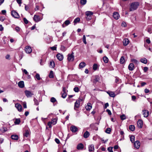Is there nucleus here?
<instances>
[{
  "label": "nucleus",
  "instance_id": "obj_1",
  "mask_svg": "<svg viewBox=\"0 0 152 152\" xmlns=\"http://www.w3.org/2000/svg\"><path fill=\"white\" fill-rule=\"evenodd\" d=\"M139 5V3L138 2H135L132 3L131 5L129 8L130 11H133L136 10Z\"/></svg>",
  "mask_w": 152,
  "mask_h": 152
},
{
  "label": "nucleus",
  "instance_id": "obj_2",
  "mask_svg": "<svg viewBox=\"0 0 152 152\" xmlns=\"http://www.w3.org/2000/svg\"><path fill=\"white\" fill-rule=\"evenodd\" d=\"M86 18L87 20H90L92 18V16L93 14V13L90 11H87L86 12Z\"/></svg>",
  "mask_w": 152,
  "mask_h": 152
},
{
  "label": "nucleus",
  "instance_id": "obj_3",
  "mask_svg": "<svg viewBox=\"0 0 152 152\" xmlns=\"http://www.w3.org/2000/svg\"><path fill=\"white\" fill-rule=\"evenodd\" d=\"M74 53L72 52L71 54H69L67 55V60L69 61H73L74 59Z\"/></svg>",
  "mask_w": 152,
  "mask_h": 152
},
{
  "label": "nucleus",
  "instance_id": "obj_4",
  "mask_svg": "<svg viewBox=\"0 0 152 152\" xmlns=\"http://www.w3.org/2000/svg\"><path fill=\"white\" fill-rule=\"evenodd\" d=\"M25 50L26 52L28 54L31 53L32 51L31 47L29 46H26L25 48Z\"/></svg>",
  "mask_w": 152,
  "mask_h": 152
},
{
  "label": "nucleus",
  "instance_id": "obj_5",
  "mask_svg": "<svg viewBox=\"0 0 152 152\" xmlns=\"http://www.w3.org/2000/svg\"><path fill=\"white\" fill-rule=\"evenodd\" d=\"M25 93L26 96L28 98L31 97L34 94L33 92L28 90H26Z\"/></svg>",
  "mask_w": 152,
  "mask_h": 152
},
{
  "label": "nucleus",
  "instance_id": "obj_6",
  "mask_svg": "<svg viewBox=\"0 0 152 152\" xmlns=\"http://www.w3.org/2000/svg\"><path fill=\"white\" fill-rule=\"evenodd\" d=\"M15 106L18 110V111L20 112L22 110V106L19 103H16L15 104Z\"/></svg>",
  "mask_w": 152,
  "mask_h": 152
},
{
  "label": "nucleus",
  "instance_id": "obj_7",
  "mask_svg": "<svg viewBox=\"0 0 152 152\" xmlns=\"http://www.w3.org/2000/svg\"><path fill=\"white\" fill-rule=\"evenodd\" d=\"M94 78L93 82L94 84H96L97 82H98L100 79L99 76L97 75L94 76Z\"/></svg>",
  "mask_w": 152,
  "mask_h": 152
},
{
  "label": "nucleus",
  "instance_id": "obj_8",
  "mask_svg": "<svg viewBox=\"0 0 152 152\" xmlns=\"http://www.w3.org/2000/svg\"><path fill=\"white\" fill-rule=\"evenodd\" d=\"M11 15L15 18H18L19 17V15L18 13L15 11H12Z\"/></svg>",
  "mask_w": 152,
  "mask_h": 152
},
{
  "label": "nucleus",
  "instance_id": "obj_9",
  "mask_svg": "<svg viewBox=\"0 0 152 152\" xmlns=\"http://www.w3.org/2000/svg\"><path fill=\"white\" fill-rule=\"evenodd\" d=\"M113 16L114 19L116 20H118L119 19L120 15L118 12H115L113 14Z\"/></svg>",
  "mask_w": 152,
  "mask_h": 152
},
{
  "label": "nucleus",
  "instance_id": "obj_10",
  "mask_svg": "<svg viewBox=\"0 0 152 152\" xmlns=\"http://www.w3.org/2000/svg\"><path fill=\"white\" fill-rule=\"evenodd\" d=\"M137 125L139 128H141L142 126L143 122L141 120H139L137 122Z\"/></svg>",
  "mask_w": 152,
  "mask_h": 152
},
{
  "label": "nucleus",
  "instance_id": "obj_11",
  "mask_svg": "<svg viewBox=\"0 0 152 152\" xmlns=\"http://www.w3.org/2000/svg\"><path fill=\"white\" fill-rule=\"evenodd\" d=\"M134 146L137 149H138L140 146V142L138 140L136 141L134 143Z\"/></svg>",
  "mask_w": 152,
  "mask_h": 152
},
{
  "label": "nucleus",
  "instance_id": "obj_12",
  "mask_svg": "<svg viewBox=\"0 0 152 152\" xmlns=\"http://www.w3.org/2000/svg\"><path fill=\"white\" fill-rule=\"evenodd\" d=\"M80 101V100H77L75 103L74 108L75 110H76V108H78L79 107Z\"/></svg>",
  "mask_w": 152,
  "mask_h": 152
},
{
  "label": "nucleus",
  "instance_id": "obj_13",
  "mask_svg": "<svg viewBox=\"0 0 152 152\" xmlns=\"http://www.w3.org/2000/svg\"><path fill=\"white\" fill-rule=\"evenodd\" d=\"M57 58L59 61H62L63 59V55L60 53H58L56 55Z\"/></svg>",
  "mask_w": 152,
  "mask_h": 152
},
{
  "label": "nucleus",
  "instance_id": "obj_14",
  "mask_svg": "<svg viewBox=\"0 0 152 152\" xmlns=\"http://www.w3.org/2000/svg\"><path fill=\"white\" fill-rule=\"evenodd\" d=\"M33 19L36 22H38L41 20L40 19L39 16L38 15H35L33 17Z\"/></svg>",
  "mask_w": 152,
  "mask_h": 152
},
{
  "label": "nucleus",
  "instance_id": "obj_15",
  "mask_svg": "<svg viewBox=\"0 0 152 152\" xmlns=\"http://www.w3.org/2000/svg\"><path fill=\"white\" fill-rule=\"evenodd\" d=\"M29 135V131L28 130H26L23 132V136L24 137H27Z\"/></svg>",
  "mask_w": 152,
  "mask_h": 152
},
{
  "label": "nucleus",
  "instance_id": "obj_16",
  "mask_svg": "<svg viewBox=\"0 0 152 152\" xmlns=\"http://www.w3.org/2000/svg\"><path fill=\"white\" fill-rule=\"evenodd\" d=\"M70 129L72 132H77L78 129L75 126H72L70 127Z\"/></svg>",
  "mask_w": 152,
  "mask_h": 152
},
{
  "label": "nucleus",
  "instance_id": "obj_17",
  "mask_svg": "<svg viewBox=\"0 0 152 152\" xmlns=\"http://www.w3.org/2000/svg\"><path fill=\"white\" fill-rule=\"evenodd\" d=\"M144 117H147L149 115V112L147 110H144L142 111Z\"/></svg>",
  "mask_w": 152,
  "mask_h": 152
},
{
  "label": "nucleus",
  "instance_id": "obj_18",
  "mask_svg": "<svg viewBox=\"0 0 152 152\" xmlns=\"http://www.w3.org/2000/svg\"><path fill=\"white\" fill-rule=\"evenodd\" d=\"M94 145L93 144L91 145L88 146V151L89 152H91L94 151Z\"/></svg>",
  "mask_w": 152,
  "mask_h": 152
},
{
  "label": "nucleus",
  "instance_id": "obj_19",
  "mask_svg": "<svg viewBox=\"0 0 152 152\" xmlns=\"http://www.w3.org/2000/svg\"><path fill=\"white\" fill-rule=\"evenodd\" d=\"M92 107L91 104L90 103H88L87 105L85 107L87 111H89L92 108Z\"/></svg>",
  "mask_w": 152,
  "mask_h": 152
},
{
  "label": "nucleus",
  "instance_id": "obj_20",
  "mask_svg": "<svg viewBox=\"0 0 152 152\" xmlns=\"http://www.w3.org/2000/svg\"><path fill=\"white\" fill-rule=\"evenodd\" d=\"M134 68V65L133 63H130L128 66V69L129 70H133Z\"/></svg>",
  "mask_w": 152,
  "mask_h": 152
},
{
  "label": "nucleus",
  "instance_id": "obj_21",
  "mask_svg": "<svg viewBox=\"0 0 152 152\" xmlns=\"http://www.w3.org/2000/svg\"><path fill=\"white\" fill-rule=\"evenodd\" d=\"M107 93L111 97H114L115 96V95L114 92L109 91L107 92Z\"/></svg>",
  "mask_w": 152,
  "mask_h": 152
},
{
  "label": "nucleus",
  "instance_id": "obj_22",
  "mask_svg": "<svg viewBox=\"0 0 152 152\" xmlns=\"http://www.w3.org/2000/svg\"><path fill=\"white\" fill-rule=\"evenodd\" d=\"M86 65V64L84 62H81L79 64V68H84L85 66Z\"/></svg>",
  "mask_w": 152,
  "mask_h": 152
},
{
  "label": "nucleus",
  "instance_id": "obj_23",
  "mask_svg": "<svg viewBox=\"0 0 152 152\" xmlns=\"http://www.w3.org/2000/svg\"><path fill=\"white\" fill-rule=\"evenodd\" d=\"M18 86L21 88H23L24 87V85L23 81H20L18 82Z\"/></svg>",
  "mask_w": 152,
  "mask_h": 152
},
{
  "label": "nucleus",
  "instance_id": "obj_24",
  "mask_svg": "<svg viewBox=\"0 0 152 152\" xmlns=\"http://www.w3.org/2000/svg\"><path fill=\"white\" fill-rule=\"evenodd\" d=\"M129 43V41L128 39H125L123 41L124 45L126 46Z\"/></svg>",
  "mask_w": 152,
  "mask_h": 152
},
{
  "label": "nucleus",
  "instance_id": "obj_25",
  "mask_svg": "<svg viewBox=\"0 0 152 152\" xmlns=\"http://www.w3.org/2000/svg\"><path fill=\"white\" fill-rule=\"evenodd\" d=\"M84 147L82 143H80L77 145V148L78 150L82 149Z\"/></svg>",
  "mask_w": 152,
  "mask_h": 152
},
{
  "label": "nucleus",
  "instance_id": "obj_26",
  "mask_svg": "<svg viewBox=\"0 0 152 152\" xmlns=\"http://www.w3.org/2000/svg\"><path fill=\"white\" fill-rule=\"evenodd\" d=\"M89 132L88 131H86L84 134L83 137L85 138H86L89 136Z\"/></svg>",
  "mask_w": 152,
  "mask_h": 152
},
{
  "label": "nucleus",
  "instance_id": "obj_27",
  "mask_svg": "<svg viewBox=\"0 0 152 152\" xmlns=\"http://www.w3.org/2000/svg\"><path fill=\"white\" fill-rule=\"evenodd\" d=\"M11 138L14 140H18V136L17 135H12L11 136Z\"/></svg>",
  "mask_w": 152,
  "mask_h": 152
},
{
  "label": "nucleus",
  "instance_id": "obj_28",
  "mask_svg": "<svg viewBox=\"0 0 152 152\" xmlns=\"http://www.w3.org/2000/svg\"><path fill=\"white\" fill-rule=\"evenodd\" d=\"M140 61L144 64H146L147 62V60L145 58H143L141 59Z\"/></svg>",
  "mask_w": 152,
  "mask_h": 152
},
{
  "label": "nucleus",
  "instance_id": "obj_29",
  "mask_svg": "<svg viewBox=\"0 0 152 152\" xmlns=\"http://www.w3.org/2000/svg\"><path fill=\"white\" fill-rule=\"evenodd\" d=\"M125 62V60L124 56H122L120 59V62L121 64H123Z\"/></svg>",
  "mask_w": 152,
  "mask_h": 152
},
{
  "label": "nucleus",
  "instance_id": "obj_30",
  "mask_svg": "<svg viewBox=\"0 0 152 152\" xmlns=\"http://www.w3.org/2000/svg\"><path fill=\"white\" fill-rule=\"evenodd\" d=\"M20 122V118H16L15 120L14 123L15 124H19Z\"/></svg>",
  "mask_w": 152,
  "mask_h": 152
},
{
  "label": "nucleus",
  "instance_id": "obj_31",
  "mask_svg": "<svg viewBox=\"0 0 152 152\" xmlns=\"http://www.w3.org/2000/svg\"><path fill=\"white\" fill-rule=\"evenodd\" d=\"M129 129L132 131H134L135 129V126L134 125H131L129 126Z\"/></svg>",
  "mask_w": 152,
  "mask_h": 152
},
{
  "label": "nucleus",
  "instance_id": "obj_32",
  "mask_svg": "<svg viewBox=\"0 0 152 152\" xmlns=\"http://www.w3.org/2000/svg\"><path fill=\"white\" fill-rule=\"evenodd\" d=\"M49 76L50 78H53L54 77L53 72L52 71H51L50 72Z\"/></svg>",
  "mask_w": 152,
  "mask_h": 152
},
{
  "label": "nucleus",
  "instance_id": "obj_33",
  "mask_svg": "<svg viewBox=\"0 0 152 152\" xmlns=\"http://www.w3.org/2000/svg\"><path fill=\"white\" fill-rule=\"evenodd\" d=\"M57 120L56 118L53 119L50 122L53 125H55L56 123Z\"/></svg>",
  "mask_w": 152,
  "mask_h": 152
},
{
  "label": "nucleus",
  "instance_id": "obj_34",
  "mask_svg": "<svg viewBox=\"0 0 152 152\" xmlns=\"http://www.w3.org/2000/svg\"><path fill=\"white\" fill-rule=\"evenodd\" d=\"M103 59L105 63H106L108 62V59L107 57L104 56L103 57Z\"/></svg>",
  "mask_w": 152,
  "mask_h": 152
},
{
  "label": "nucleus",
  "instance_id": "obj_35",
  "mask_svg": "<svg viewBox=\"0 0 152 152\" xmlns=\"http://www.w3.org/2000/svg\"><path fill=\"white\" fill-rule=\"evenodd\" d=\"M130 141L132 143L133 142H134L135 137L134 136L131 135L130 136Z\"/></svg>",
  "mask_w": 152,
  "mask_h": 152
},
{
  "label": "nucleus",
  "instance_id": "obj_36",
  "mask_svg": "<svg viewBox=\"0 0 152 152\" xmlns=\"http://www.w3.org/2000/svg\"><path fill=\"white\" fill-rule=\"evenodd\" d=\"M50 66L52 68H53L55 66L54 62L53 61H51L50 63Z\"/></svg>",
  "mask_w": 152,
  "mask_h": 152
},
{
  "label": "nucleus",
  "instance_id": "obj_37",
  "mask_svg": "<svg viewBox=\"0 0 152 152\" xmlns=\"http://www.w3.org/2000/svg\"><path fill=\"white\" fill-rule=\"evenodd\" d=\"M111 131V129L110 128H107L105 131V132L108 134L110 133V132Z\"/></svg>",
  "mask_w": 152,
  "mask_h": 152
},
{
  "label": "nucleus",
  "instance_id": "obj_38",
  "mask_svg": "<svg viewBox=\"0 0 152 152\" xmlns=\"http://www.w3.org/2000/svg\"><path fill=\"white\" fill-rule=\"evenodd\" d=\"M86 0H80V4L82 5H84L86 3Z\"/></svg>",
  "mask_w": 152,
  "mask_h": 152
},
{
  "label": "nucleus",
  "instance_id": "obj_39",
  "mask_svg": "<svg viewBox=\"0 0 152 152\" xmlns=\"http://www.w3.org/2000/svg\"><path fill=\"white\" fill-rule=\"evenodd\" d=\"M34 104L35 105H38L39 104V102L37 99L35 98H34Z\"/></svg>",
  "mask_w": 152,
  "mask_h": 152
},
{
  "label": "nucleus",
  "instance_id": "obj_40",
  "mask_svg": "<svg viewBox=\"0 0 152 152\" xmlns=\"http://www.w3.org/2000/svg\"><path fill=\"white\" fill-rule=\"evenodd\" d=\"M131 61L132 62L136 64H137L138 63V61L137 60L134 59H132Z\"/></svg>",
  "mask_w": 152,
  "mask_h": 152
},
{
  "label": "nucleus",
  "instance_id": "obj_41",
  "mask_svg": "<svg viewBox=\"0 0 152 152\" xmlns=\"http://www.w3.org/2000/svg\"><path fill=\"white\" fill-rule=\"evenodd\" d=\"M61 50L63 51H65L66 50V48L64 46H61Z\"/></svg>",
  "mask_w": 152,
  "mask_h": 152
},
{
  "label": "nucleus",
  "instance_id": "obj_42",
  "mask_svg": "<svg viewBox=\"0 0 152 152\" xmlns=\"http://www.w3.org/2000/svg\"><path fill=\"white\" fill-rule=\"evenodd\" d=\"M83 43L86 44L87 43L86 42V36L85 35H83Z\"/></svg>",
  "mask_w": 152,
  "mask_h": 152
},
{
  "label": "nucleus",
  "instance_id": "obj_43",
  "mask_svg": "<svg viewBox=\"0 0 152 152\" xmlns=\"http://www.w3.org/2000/svg\"><path fill=\"white\" fill-rule=\"evenodd\" d=\"M35 77L38 80H40L41 79L39 74L38 73L36 74L35 75Z\"/></svg>",
  "mask_w": 152,
  "mask_h": 152
},
{
  "label": "nucleus",
  "instance_id": "obj_44",
  "mask_svg": "<svg viewBox=\"0 0 152 152\" xmlns=\"http://www.w3.org/2000/svg\"><path fill=\"white\" fill-rule=\"evenodd\" d=\"M50 101L52 103H54L56 101V100L55 98L52 97L50 99Z\"/></svg>",
  "mask_w": 152,
  "mask_h": 152
},
{
  "label": "nucleus",
  "instance_id": "obj_45",
  "mask_svg": "<svg viewBox=\"0 0 152 152\" xmlns=\"http://www.w3.org/2000/svg\"><path fill=\"white\" fill-rule=\"evenodd\" d=\"M80 21V19L79 18H75L74 20V23H76L77 22H78Z\"/></svg>",
  "mask_w": 152,
  "mask_h": 152
},
{
  "label": "nucleus",
  "instance_id": "obj_46",
  "mask_svg": "<svg viewBox=\"0 0 152 152\" xmlns=\"http://www.w3.org/2000/svg\"><path fill=\"white\" fill-rule=\"evenodd\" d=\"M20 56H19V59L20 60H21L23 58V52H20Z\"/></svg>",
  "mask_w": 152,
  "mask_h": 152
},
{
  "label": "nucleus",
  "instance_id": "obj_47",
  "mask_svg": "<svg viewBox=\"0 0 152 152\" xmlns=\"http://www.w3.org/2000/svg\"><path fill=\"white\" fill-rule=\"evenodd\" d=\"M74 91L76 92H78L79 91V89L78 87H75L74 88Z\"/></svg>",
  "mask_w": 152,
  "mask_h": 152
},
{
  "label": "nucleus",
  "instance_id": "obj_48",
  "mask_svg": "<svg viewBox=\"0 0 152 152\" xmlns=\"http://www.w3.org/2000/svg\"><path fill=\"white\" fill-rule=\"evenodd\" d=\"M113 148V147H109L108 148L107 150L109 152H113V151L112 150Z\"/></svg>",
  "mask_w": 152,
  "mask_h": 152
},
{
  "label": "nucleus",
  "instance_id": "obj_49",
  "mask_svg": "<svg viewBox=\"0 0 152 152\" xmlns=\"http://www.w3.org/2000/svg\"><path fill=\"white\" fill-rule=\"evenodd\" d=\"M122 120H124L126 119V117L124 115H121L120 116Z\"/></svg>",
  "mask_w": 152,
  "mask_h": 152
},
{
  "label": "nucleus",
  "instance_id": "obj_50",
  "mask_svg": "<svg viewBox=\"0 0 152 152\" xmlns=\"http://www.w3.org/2000/svg\"><path fill=\"white\" fill-rule=\"evenodd\" d=\"M66 92H63L62 95V97L63 98H66Z\"/></svg>",
  "mask_w": 152,
  "mask_h": 152
},
{
  "label": "nucleus",
  "instance_id": "obj_51",
  "mask_svg": "<svg viewBox=\"0 0 152 152\" xmlns=\"http://www.w3.org/2000/svg\"><path fill=\"white\" fill-rule=\"evenodd\" d=\"M64 23L65 25H68L70 23V22L69 20H67L64 22Z\"/></svg>",
  "mask_w": 152,
  "mask_h": 152
},
{
  "label": "nucleus",
  "instance_id": "obj_52",
  "mask_svg": "<svg viewBox=\"0 0 152 152\" xmlns=\"http://www.w3.org/2000/svg\"><path fill=\"white\" fill-rule=\"evenodd\" d=\"M23 21L24 23L26 24H28V21L27 20V19L26 18H23Z\"/></svg>",
  "mask_w": 152,
  "mask_h": 152
},
{
  "label": "nucleus",
  "instance_id": "obj_53",
  "mask_svg": "<svg viewBox=\"0 0 152 152\" xmlns=\"http://www.w3.org/2000/svg\"><path fill=\"white\" fill-rule=\"evenodd\" d=\"M7 129L6 128H2V129H1V131L3 132H5L7 131Z\"/></svg>",
  "mask_w": 152,
  "mask_h": 152
},
{
  "label": "nucleus",
  "instance_id": "obj_54",
  "mask_svg": "<svg viewBox=\"0 0 152 152\" xmlns=\"http://www.w3.org/2000/svg\"><path fill=\"white\" fill-rule=\"evenodd\" d=\"M25 9L27 11H29V8L28 5H26L25 6Z\"/></svg>",
  "mask_w": 152,
  "mask_h": 152
},
{
  "label": "nucleus",
  "instance_id": "obj_55",
  "mask_svg": "<svg viewBox=\"0 0 152 152\" xmlns=\"http://www.w3.org/2000/svg\"><path fill=\"white\" fill-rule=\"evenodd\" d=\"M97 68V65L96 64H94L93 65V69L94 70H96Z\"/></svg>",
  "mask_w": 152,
  "mask_h": 152
},
{
  "label": "nucleus",
  "instance_id": "obj_56",
  "mask_svg": "<svg viewBox=\"0 0 152 152\" xmlns=\"http://www.w3.org/2000/svg\"><path fill=\"white\" fill-rule=\"evenodd\" d=\"M15 30L17 32H18L20 30V28L19 27L17 26L15 28Z\"/></svg>",
  "mask_w": 152,
  "mask_h": 152
},
{
  "label": "nucleus",
  "instance_id": "obj_57",
  "mask_svg": "<svg viewBox=\"0 0 152 152\" xmlns=\"http://www.w3.org/2000/svg\"><path fill=\"white\" fill-rule=\"evenodd\" d=\"M106 112L108 113L109 115H111L112 113L110 110L107 109L106 110Z\"/></svg>",
  "mask_w": 152,
  "mask_h": 152
},
{
  "label": "nucleus",
  "instance_id": "obj_58",
  "mask_svg": "<svg viewBox=\"0 0 152 152\" xmlns=\"http://www.w3.org/2000/svg\"><path fill=\"white\" fill-rule=\"evenodd\" d=\"M148 68L147 67H145L144 68L143 70L144 72H146L148 70Z\"/></svg>",
  "mask_w": 152,
  "mask_h": 152
},
{
  "label": "nucleus",
  "instance_id": "obj_59",
  "mask_svg": "<svg viewBox=\"0 0 152 152\" xmlns=\"http://www.w3.org/2000/svg\"><path fill=\"white\" fill-rule=\"evenodd\" d=\"M5 19L4 17H1L0 18V20L1 21H3Z\"/></svg>",
  "mask_w": 152,
  "mask_h": 152
},
{
  "label": "nucleus",
  "instance_id": "obj_60",
  "mask_svg": "<svg viewBox=\"0 0 152 152\" xmlns=\"http://www.w3.org/2000/svg\"><path fill=\"white\" fill-rule=\"evenodd\" d=\"M23 107L24 108H27L26 103V102H24L23 104Z\"/></svg>",
  "mask_w": 152,
  "mask_h": 152
},
{
  "label": "nucleus",
  "instance_id": "obj_61",
  "mask_svg": "<svg viewBox=\"0 0 152 152\" xmlns=\"http://www.w3.org/2000/svg\"><path fill=\"white\" fill-rule=\"evenodd\" d=\"M52 123L50 122L48 123V125L49 126V128H51L52 127L51 124Z\"/></svg>",
  "mask_w": 152,
  "mask_h": 152
},
{
  "label": "nucleus",
  "instance_id": "obj_62",
  "mask_svg": "<svg viewBox=\"0 0 152 152\" xmlns=\"http://www.w3.org/2000/svg\"><path fill=\"white\" fill-rule=\"evenodd\" d=\"M132 100L134 101L136 99V97L135 96H132Z\"/></svg>",
  "mask_w": 152,
  "mask_h": 152
},
{
  "label": "nucleus",
  "instance_id": "obj_63",
  "mask_svg": "<svg viewBox=\"0 0 152 152\" xmlns=\"http://www.w3.org/2000/svg\"><path fill=\"white\" fill-rule=\"evenodd\" d=\"M55 141L57 144H59L60 142V141L57 138H56L55 139Z\"/></svg>",
  "mask_w": 152,
  "mask_h": 152
},
{
  "label": "nucleus",
  "instance_id": "obj_64",
  "mask_svg": "<svg viewBox=\"0 0 152 152\" xmlns=\"http://www.w3.org/2000/svg\"><path fill=\"white\" fill-rule=\"evenodd\" d=\"M144 91L145 93H148L149 92V90L147 88H146L144 90Z\"/></svg>",
  "mask_w": 152,
  "mask_h": 152
}]
</instances>
